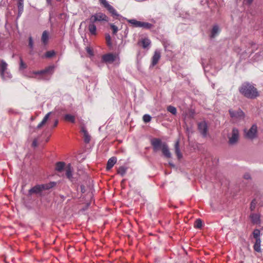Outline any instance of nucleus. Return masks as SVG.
I'll use <instances>...</instances> for the list:
<instances>
[{
	"label": "nucleus",
	"mask_w": 263,
	"mask_h": 263,
	"mask_svg": "<svg viewBox=\"0 0 263 263\" xmlns=\"http://www.w3.org/2000/svg\"><path fill=\"white\" fill-rule=\"evenodd\" d=\"M108 17L103 13L98 12L91 15L88 19V29L91 35H97V27L96 23L102 22H108Z\"/></svg>",
	"instance_id": "obj_1"
},
{
	"label": "nucleus",
	"mask_w": 263,
	"mask_h": 263,
	"mask_svg": "<svg viewBox=\"0 0 263 263\" xmlns=\"http://www.w3.org/2000/svg\"><path fill=\"white\" fill-rule=\"evenodd\" d=\"M239 90L242 95L248 98L255 99L259 96V93L256 88L249 83L242 84Z\"/></svg>",
	"instance_id": "obj_2"
},
{
	"label": "nucleus",
	"mask_w": 263,
	"mask_h": 263,
	"mask_svg": "<svg viewBox=\"0 0 263 263\" xmlns=\"http://www.w3.org/2000/svg\"><path fill=\"white\" fill-rule=\"evenodd\" d=\"M246 138L249 139H254L257 137V127L256 125H253L251 128L245 130Z\"/></svg>",
	"instance_id": "obj_3"
},
{
	"label": "nucleus",
	"mask_w": 263,
	"mask_h": 263,
	"mask_svg": "<svg viewBox=\"0 0 263 263\" xmlns=\"http://www.w3.org/2000/svg\"><path fill=\"white\" fill-rule=\"evenodd\" d=\"M229 112L231 118L233 120H239L243 119L245 117V114L240 109H238L236 111L230 110Z\"/></svg>",
	"instance_id": "obj_4"
},
{
	"label": "nucleus",
	"mask_w": 263,
	"mask_h": 263,
	"mask_svg": "<svg viewBox=\"0 0 263 263\" xmlns=\"http://www.w3.org/2000/svg\"><path fill=\"white\" fill-rule=\"evenodd\" d=\"M99 1L100 3L107 9V10L113 16H118L119 15L116 10L112 6L108 4L106 0H99Z\"/></svg>",
	"instance_id": "obj_5"
},
{
	"label": "nucleus",
	"mask_w": 263,
	"mask_h": 263,
	"mask_svg": "<svg viewBox=\"0 0 263 263\" xmlns=\"http://www.w3.org/2000/svg\"><path fill=\"white\" fill-rule=\"evenodd\" d=\"M103 61L107 63H112L114 61H119V58L118 54L109 53L104 55L102 57Z\"/></svg>",
	"instance_id": "obj_6"
},
{
	"label": "nucleus",
	"mask_w": 263,
	"mask_h": 263,
	"mask_svg": "<svg viewBox=\"0 0 263 263\" xmlns=\"http://www.w3.org/2000/svg\"><path fill=\"white\" fill-rule=\"evenodd\" d=\"M239 139V132L238 129L233 128L231 135L229 137V141L231 144L236 143Z\"/></svg>",
	"instance_id": "obj_7"
},
{
	"label": "nucleus",
	"mask_w": 263,
	"mask_h": 263,
	"mask_svg": "<svg viewBox=\"0 0 263 263\" xmlns=\"http://www.w3.org/2000/svg\"><path fill=\"white\" fill-rule=\"evenodd\" d=\"M163 143H162L161 140L159 139L155 138L151 140V144L155 152H157V151L161 149L162 145Z\"/></svg>",
	"instance_id": "obj_8"
},
{
	"label": "nucleus",
	"mask_w": 263,
	"mask_h": 263,
	"mask_svg": "<svg viewBox=\"0 0 263 263\" xmlns=\"http://www.w3.org/2000/svg\"><path fill=\"white\" fill-rule=\"evenodd\" d=\"M198 129L201 134L203 136H205L207 134V125L204 122H201L198 124Z\"/></svg>",
	"instance_id": "obj_9"
},
{
	"label": "nucleus",
	"mask_w": 263,
	"mask_h": 263,
	"mask_svg": "<svg viewBox=\"0 0 263 263\" xmlns=\"http://www.w3.org/2000/svg\"><path fill=\"white\" fill-rule=\"evenodd\" d=\"M53 69H54V66H50L46 68L43 70H41V71H36V72H34V73L35 74H40V75H42V74H45V73L51 74L53 72Z\"/></svg>",
	"instance_id": "obj_10"
},
{
	"label": "nucleus",
	"mask_w": 263,
	"mask_h": 263,
	"mask_svg": "<svg viewBox=\"0 0 263 263\" xmlns=\"http://www.w3.org/2000/svg\"><path fill=\"white\" fill-rule=\"evenodd\" d=\"M162 152L163 155L167 158H170L171 157V154L170 152L168 146L166 143H163L162 145Z\"/></svg>",
	"instance_id": "obj_11"
},
{
	"label": "nucleus",
	"mask_w": 263,
	"mask_h": 263,
	"mask_svg": "<svg viewBox=\"0 0 263 263\" xmlns=\"http://www.w3.org/2000/svg\"><path fill=\"white\" fill-rule=\"evenodd\" d=\"M117 162V158L115 157L110 158L107 161L106 170H110Z\"/></svg>",
	"instance_id": "obj_12"
},
{
	"label": "nucleus",
	"mask_w": 263,
	"mask_h": 263,
	"mask_svg": "<svg viewBox=\"0 0 263 263\" xmlns=\"http://www.w3.org/2000/svg\"><path fill=\"white\" fill-rule=\"evenodd\" d=\"M52 184H53L51 186H52L54 184V183H52ZM49 188V187L48 186H45V185H38V186H36L34 187H33L32 189H31L30 190V192H33V193H39L41 191H42V189H47Z\"/></svg>",
	"instance_id": "obj_13"
},
{
	"label": "nucleus",
	"mask_w": 263,
	"mask_h": 263,
	"mask_svg": "<svg viewBox=\"0 0 263 263\" xmlns=\"http://www.w3.org/2000/svg\"><path fill=\"white\" fill-rule=\"evenodd\" d=\"M51 114V112H48L46 116L44 117L42 121L38 124L37 127V128H40L43 126L45 125L48 122L49 119V116Z\"/></svg>",
	"instance_id": "obj_14"
},
{
	"label": "nucleus",
	"mask_w": 263,
	"mask_h": 263,
	"mask_svg": "<svg viewBox=\"0 0 263 263\" xmlns=\"http://www.w3.org/2000/svg\"><path fill=\"white\" fill-rule=\"evenodd\" d=\"M250 218L253 223L258 224L260 223V215L258 214H252L250 215Z\"/></svg>",
	"instance_id": "obj_15"
},
{
	"label": "nucleus",
	"mask_w": 263,
	"mask_h": 263,
	"mask_svg": "<svg viewBox=\"0 0 263 263\" xmlns=\"http://www.w3.org/2000/svg\"><path fill=\"white\" fill-rule=\"evenodd\" d=\"M160 58V52L159 51H156L152 59V65H155L158 63Z\"/></svg>",
	"instance_id": "obj_16"
},
{
	"label": "nucleus",
	"mask_w": 263,
	"mask_h": 263,
	"mask_svg": "<svg viewBox=\"0 0 263 263\" xmlns=\"http://www.w3.org/2000/svg\"><path fill=\"white\" fill-rule=\"evenodd\" d=\"M7 64L4 61H2L0 63V72L3 78H5V71L7 69Z\"/></svg>",
	"instance_id": "obj_17"
},
{
	"label": "nucleus",
	"mask_w": 263,
	"mask_h": 263,
	"mask_svg": "<svg viewBox=\"0 0 263 263\" xmlns=\"http://www.w3.org/2000/svg\"><path fill=\"white\" fill-rule=\"evenodd\" d=\"M127 22L134 27H140L141 21H137L135 19L127 20Z\"/></svg>",
	"instance_id": "obj_18"
},
{
	"label": "nucleus",
	"mask_w": 263,
	"mask_h": 263,
	"mask_svg": "<svg viewBox=\"0 0 263 263\" xmlns=\"http://www.w3.org/2000/svg\"><path fill=\"white\" fill-rule=\"evenodd\" d=\"M81 131L83 135L85 142L88 143L90 141V136H89L87 130L84 127H82Z\"/></svg>",
	"instance_id": "obj_19"
},
{
	"label": "nucleus",
	"mask_w": 263,
	"mask_h": 263,
	"mask_svg": "<svg viewBox=\"0 0 263 263\" xmlns=\"http://www.w3.org/2000/svg\"><path fill=\"white\" fill-rule=\"evenodd\" d=\"M66 166L65 165V163L63 162H59L57 163L55 165V170L57 171L61 172L64 169H65V167Z\"/></svg>",
	"instance_id": "obj_20"
},
{
	"label": "nucleus",
	"mask_w": 263,
	"mask_h": 263,
	"mask_svg": "<svg viewBox=\"0 0 263 263\" xmlns=\"http://www.w3.org/2000/svg\"><path fill=\"white\" fill-rule=\"evenodd\" d=\"M260 243V239H258L255 240V243L253 246V248L254 250L256 251V252H260L261 251Z\"/></svg>",
	"instance_id": "obj_21"
},
{
	"label": "nucleus",
	"mask_w": 263,
	"mask_h": 263,
	"mask_svg": "<svg viewBox=\"0 0 263 263\" xmlns=\"http://www.w3.org/2000/svg\"><path fill=\"white\" fill-rule=\"evenodd\" d=\"M65 171L66 172V176L69 178L70 179L72 177V169L71 167V165L70 164H68L65 167Z\"/></svg>",
	"instance_id": "obj_22"
},
{
	"label": "nucleus",
	"mask_w": 263,
	"mask_h": 263,
	"mask_svg": "<svg viewBox=\"0 0 263 263\" xmlns=\"http://www.w3.org/2000/svg\"><path fill=\"white\" fill-rule=\"evenodd\" d=\"M175 152L178 158V159H180L182 157L181 153L179 149V141H176L175 145Z\"/></svg>",
	"instance_id": "obj_23"
},
{
	"label": "nucleus",
	"mask_w": 263,
	"mask_h": 263,
	"mask_svg": "<svg viewBox=\"0 0 263 263\" xmlns=\"http://www.w3.org/2000/svg\"><path fill=\"white\" fill-rule=\"evenodd\" d=\"M142 47L146 48L148 47L151 44V41L147 38L143 39L141 41Z\"/></svg>",
	"instance_id": "obj_24"
},
{
	"label": "nucleus",
	"mask_w": 263,
	"mask_h": 263,
	"mask_svg": "<svg viewBox=\"0 0 263 263\" xmlns=\"http://www.w3.org/2000/svg\"><path fill=\"white\" fill-rule=\"evenodd\" d=\"M64 119L66 121L70 122L71 123L75 122V117L70 114H66L64 116Z\"/></svg>",
	"instance_id": "obj_25"
},
{
	"label": "nucleus",
	"mask_w": 263,
	"mask_h": 263,
	"mask_svg": "<svg viewBox=\"0 0 263 263\" xmlns=\"http://www.w3.org/2000/svg\"><path fill=\"white\" fill-rule=\"evenodd\" d=\"M219 32V29L217 25L213 27L211 32V37H214Z\"/></svg>",
	"instance_id": "obj_26"
},
{
	"label": "nucleus",
	"mask_w": 263,
	"mask_h": 263,
	"mask_svg": "<svg viewBox=\"0 0 263 263\" xmlns=\"http://www.w3.org/2000/svg\"><path fill=\"white\" fill-rule=\"evenodd\" d=\"M48 33L46 31L43 32L42 36V41L44 44H46L48 40Z\"/></svg>",
	"instance_id": "obj_27"
},
{
	"label": "nucleus",
	"mask_w": 263,
	"mask_h": 263,
	"mask_svg": "<svg viewBox=\"0 0 263 263\" xmlns=\"http://www.w3.org/2000/svg\"><path fill=\"white\" fill-rule=\"evenodd\" d=\"M152 26L153 25L149 23L141 22L140 27L141 28L150 29L152 27Z\"/></svg>",
	"instance_id": "obj_28"
},
{
	"label": "nucleus",
	"mask_w": 263,
	"mask_h": 263,
	"mask_svg": "<svg viewBox=\"0 0 263 263\" xmlns=\"http://www.w3.org/2000/svg\"><path fill=\"white\" fill-rule=\"evenodd\" d=\"M106 42L108 46L111 47L112 43L111 37L109 34H106L105 35Z\"/></svg>",
	"instance_id": "obj_29"
},
{
	"label": "nucleus",
	"mask_w": 263,
	"mask_h": 263,
	"mask_svg": "<svg viewBox=\"0 0 263 263\" xmlns=\"http://www.w3.org/2000/svg\"><path fill=\"white\" fill-rule=\"evenodd\" d=\"M260 234V231L258 229L254 230L253 232V237L254 238H255L256 240H257L258 239H260V238H259Z\"/></svg>",
	"instance_id": "obj_30"
},
{
	"label": "nucleus",
	"mask_w": 263,
	"mask_h": 263,
	"mask_svg": "<svg viewBox=\"0 0 263 263\" xmlns=\"http://www.w3.org/2000/svg\"><path fill=\"white\" fill-rule=\"evenodd\" d=\"M126 171V169L124 166H121L118 170V173L120 174L121 176H124Z\"/></svg>",
	"instance_id": "obj_31"
},
{
	"label": "nucleus",
	"mask_w": 263,
	"mask_h": 263,
	"mask_svg": "<svg viewBox=\"0 0 263 263\" xmlns=\"http://www.w3.org/2000/svg\"><path fill=\"white\" fill-rule=\"evenodd\" d=\"M202 222L200 219H198L195 221V224H194V227L195 228L200 229L202 227Z\"/></svg>",
	"instance_id": "obj_32"
},
{
	"label": "nucleus",
	"mask_w": 263,
	"mask_h": 263,
	"mask_svg": "<svg viewBox=\"0 0 263 263\" xmlns=\"http://www.w3.org/2000/svg\"><path fill=\"white\" fill-rule=\"evenodd\" d=\"M167 110L173 115H175L177 113L176 108L172 106H169L167 107Z\"/></svg>",
	"instance_id": "obj_33"
},
{
	"label": "nucleus",
	"mask_w": 263,
	"mask_h": 263,
	"mask_svg": "<svg viewBox=\"0 0 263 263\" xmlns=\"http://www.w3.org/2000/svg\"><path fill=\"white\" fill-rule=\"evenodd\" d=\"M143 121L145 123H148L151 120V117L147 114L144 115L143 117Z\"/></svg>",
	"instance_id": "obj_34"
},
{
	"label": "nucleus",
	"mask_w": 263,
	"mask_h": 263,
	"mask_svg": "<svg viewBox=\"0 0 263 263\" xmlns=\"http://www.w3.org/2000/svg\"><path fill=\"white\" fill-rule=\"evenodd\" d=\"M256 203L257 202H256L255 199H254V200L252 201V202L251 203V204H250V210H251V211H254L255 210V207H256Z\"/></svg>",
	"instance_id": "obj_35"
},
{
	"label": "nucleus",
	"mask_w": 263,
	"mask_h": 263,
	"mask_svg": "<svg viewBox=\"0 0 263 263\" xmlns=\"http://www.w3.org/2000/svg\"><path fill=\"white\" fill-rule=\"evenodd\" d=\"M55 54V52L53 50L47 51L46 53L45 57L47 58H51Z\"/></svg>",
	"instance_id": "obj_36"
},
{
	"label": "nucleus",
	"mask_w": 263,
	"mask_h": 263,
	"mask_svg": "<svg viewBox=\"0 0 263 263\" xmlns=\"http://www.w3.org/2000/svg\"><path fill=\"white\" fill-rule=\"evenodd\" d=\"M110 28L112 30L113 34H115L118 31V27L114 24L110 25Z\"/></svg>",
	"instance_id": "obj_37"
},
{
	"label": "nucleus",
	"mask_w": 263,
	"mask_h": 263,
	"mask_svg": "<svg viewBox=\"0 0 263 263\" xmlns=\"http://www.w3.org/2000/svg\"><path fill=\"white\" fill-rule=\"evenodd\" d=\"M86 49L87 52L89 54V55L92 56L93 55V50L90 47H87Z\"/></svg>",
	"instance_id": "obj_38"
},
{
	"label": "nucleus",
	"mask_w": 263,
	"mask_h": 263,
	"mask_svg": "<svg viewBox=\"0 0 263 263\" xmlns=\"http://www.w3.org/2000/svg\"><path fill=\"white\" fill-rule=\"evenodd\" d=\"M23 2L24 1H18V9H19V11H22L23 10Z\"/></svg>",
	"instance_id": "obj_39"
},
{
	"label": "nucleus",
	"mask_w": 263,
	"mask_h": 263,
	"mask_svg": "<svg viewBox=\"0 0 263 263\" xmlns=\"http://www.w3.org/2000/svg\"><path fill=\"white\" fill-rule=\"evenodd\" d=\"M26 67V64L23 62L22 60L21 59L20 69H25Z\"/></svg>",
	"instance_id": "obj_40"
},
{
	"label": "nucleus",
	"mask_w": 263,
	"mask_h": 263,
	"mask_svg": "<svg viewBox=\"0 0 263 263\" xmlns=\"http://www.w3.org/2000/svg\"><path fill=\"white\" fill-rule=\"evenodd\" d=\"M29 45L31 48H32L33 47V41L32 38L30 37L29 38Z\"/></svg>",
	"instance_id": "obj_41"
},
{
	"label": "nucleus",
	"mask_w": 263,
	"mask_h": 263,
	"mask_svg": "<svg viewBox=\"0 0 263 263\" xmlns=\"http://www.w3.org/2000/svg\"><path fill=\"white\" fill-rule=\"evenodd\" d=\"M32 145L34 146V147H35L37 146V141L36 140H34L32 142Z\"/></svg>",
	"instance_id": "obj_42"
},
{
	"label": "nucleus",
	"mask_w": 263,
	"mask_h": 263,
	"mask_svg": "<svg viewBox=\"0 0 263 263\" xmlns=\"http://www.w3.org/2000/svg\"><path fill=\"white\" fill-rule=\"evenodd\" d=\"M58 124V120H56L54 122V123L52 127L54 128V127H56L57 126Z\"/></svg>",
	"instance_id": "obj_43"
},
{
	"label": "nucleus",
	"mask_w": 263,
	"mask_h": 263,
	"mask_svg": "<svg viewBox=\"0 0 263 263\" xmlns=\"http://www.w3.org/2000/svg\"><path fill=\"white\" fill-rule=\"evenodd\" d=\"M245 178H246V179H249V178H250V176H249V175H246L245 176Z\"/></svg>",
	"instance_id": "obj_44"
},
{
	"label": "nucleus",
	"mask_w": 263,
	"mask_h": 263,
	"mask_svg": "<svg viewBox=\"0 0 263 263\" xmlns=\"http://www.w3.org/2000/svg\"><path fill=\"white\" fill-rule=\"evenodd\" d=\"M247 1L249 4L251 3L253 1V0H247Z\"/></svg>",
	"instance_id": "obj_45"
},
{
	"label": "nucleus",
	"mask_w": 263,
	"mask_h": 263,
	"mask_svg": "<svg viewBox=\"0 0 263 263\" xmlns=\"http://www.w3.org/2000/svg\"><path fill=\"white\" fill-rule=\"evenodd\" d=\"M48 4H50L51 0H46Z\"/></svg>",
	"instance_id": "obj_46"
},
{
	"label": "nucleus",
	"mask_w": 263,
	"mask_h": 263,
	"mask_svg": "<svg viewBox=\"0 0 263 263\" xmlns=\"http://www.w3.org/2000/svg\"><path fill=\"white\" fill-rule=\"evenodd\" d=\"M18 1H24V0H18Z\"/></svg>",
	"instance_id": "obj_47"
},
{
	"label": "nucleus",
	"mask_w": 263,
	"mask_h": 263,
	"mask_svg": "<svg viewBox=\"0 0 263 263\" xmlns=\"http://www.w3.org/2000/svg\"><path fill=\"white\" fill-rule=\"evenodd\" d=\"M9 78H10V75L9 74V76H8Z\"/></svg>",
	"instance_id": "obj_48"
}]
</instances>
